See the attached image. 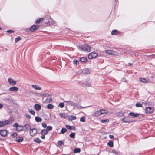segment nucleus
<instances>
[{
  "instance_id": "obj_1",
  "label": "nucleus",
  "mask_w": 155,
  "mask_h": 155,
  "mask_svg": "<svg viewBox=\"0 0 155 155\" xmlns=\"http://www.w3.org/2000/svg\"><path fill=\"white\" fill-rule=\"evenodd\" d=\"M79 49L81 51H85L88 52L90 51L91 48L89 45L87 44L83 45H79L77 46Z\"/></svg>"
},
{
  "instance_id": "obj_2",
  "label": "nucleus",
  "mask_w": 155,
  "mask_h": 155,
  "mask_svg": "<svg viewBox=\"0 0 155 155\" xmlns=\"http://www.w3.org/2000/svg\"><path fill=\"white\" fill-rule=\"evenodd\" d=\"M45 23L46 24H48L49 25L55 26L56 25V22L53 20L51 18H50L47 20V19H44Z\"/></svg>"
},
{
  "instance_id": "obj_3",
  "label": "nucleus",
  "mask_w": 155,
  "mask_h": 155,
  "mask_svg": "<svg viewBox=\"0 0 155 155\" xmlns=\"http://www.w3.org/2000/svg\"><path fill=\"white\" fill-rule=\"evenodd\" d=\"M98 55V54L93 52L89 53L88 55V58L89 59H92L96 58Z\"/></svg>"
},
{
  "instance_id": "obj_4",
  "label": "nucleus",
  "mask_w": 155,
  "mask_h": 155,
  "mask_svg": "<svg viewBox=\"0 0 155 155\" xmlns=\"http://www.w3.org/2000/svg\"><path fill=\"white\" fill-rule=\"evenodd\" d=\"M10 121L8 120H4L2 121H0V127H2L7 125L9 124Z\"/></svg>"
},
{
  "instance_id": "obj_5",
  "label": "nucleus",
  "mask_w": 155,
  "mask_h": 155,
  "mask_svg": "<svg viewBox=\"0 0 155 155\" xmlns=\"http://www.w3.org/2000/svg\"><path fill=\"white\" fill-rule=\"evenodd\" d=\"M30 126L28 124H26L23 126V129L19 130L20 131H27L30 129Z\"/></svg>"
},
{
  "instance_id": "obj_6",
  "label": "nucleus",
  "mask_w": 155,
  "mask_h": 155,
  "mask_svg": "<svg viewBox=\"0 0 155 155\" xmlns=\"http://www.w3.org/2000/svg\"><path fill=\"white\" fill-rule=\"evenodd\" d=\"M37 132V130L35 128H30V134L31 136L32 137L35 136Z\"/></svg>"
},
{
  "instance_id": "obj_7",
  "label": "nucleus",
  "mask_w": 155,
  "mask_h": 155,
  "mask_svg": "<svg viewBox=\"0 0 155 155\" xmlns=\"http://www.w3.org/2000/svg\"><path fill=\"white\" fill-rule=\"evenodd\" d=\"M8 81L9 84L12 86L15 85L16 84V81H15L10 78L8 79Z\"/></svg>"
},
{
  "instance_id": "obj_8",
  "label": "nucleus",
  "mask_w": 155,
  "mask_h": 155,
  "mask_svg": "<svg viewBox=\"0 0 155 155\" xmlns=\"http://www.w3.org/2000/svg\"><path fill=\"white\" fill-rule=\"evenodd\" d=\"M154 111V109L152 107H146L145 110V112L146 113L150 114L152 113Z\"/></svg>"
},
{
  "instance_id": "obj_9",
  "label": "nucleus",
  "mask_w": 155,
  "mask_h": 155,
  "mask_svg": "<svg viewBox=\"0 0 155 155\" xmlns=\"http://www.w3.org/2000/svg\"><path fill=\"white\" fill-rule=\"evenodd\" d=\"M105 52L109 55H115L117 54V52L115 51L111 50H105Z\"/></svg>"
},
{
  "instance_id": "obj_10",
  "label": "nucleus",
  "mask_w": 155,
  "mask_h": 155,
  "mask_svg": "<svg viewBox=\"0 0 155 155\" xmlns=\"http://www.w3.org/2000/svg\"><path fill=\"white\" fill-rule=\"evenodd\" d=\"M7 134V131L5 130H0V135L2 137H6Z\"/></svg>"
},
{
  "instance_id": "obj_11",
  "label": "nucleus",
  "mask_w": 155,
  "mask_h": 155,
  "mask_svg": "<svg viewBox=\"0 0 155 155\" xmlns=\"http://www.w3.org/2000/svg\"><path fill=\"white\" fill-rule=\"evenodd\" d=\"M39 25H34L30 28V31L32 32L35 31L36 29L39 28Z\"/></svg>"
},
{
  "instance_id": "obj_12",
  "label": "nucleus",
  "mask_w": 155,
  "mask_h": 155,
  "mask_svg": "<svg viewBox=\"0 0 155 155\" xmlns=\"http://www.w3.org/2000/svg\"><path fill=\"white\" fill-rule=\"evenodd\" d=\"M128 114L131 116V117L135 118L138 117L139 114L138 113H135L133 112H130Z\"/></svg>"
},
{
  "instance_id": "obj_13",
  "label": "nucleus",
  "mask_w": 155,
  "mask_h": 155,
  "mask_svg": "<svg viewBox=\"0 0 155 155\" xmlns=\"http://www.w3.org/2000/svg\"><path fill=\"white\" fill-rule=\"evenodd\" d=\"M121 121L124 123H128L131 122L128 118L126 117L121 119Z\"/></svg>"
},
{
  "instance_id": "obj_14",
  "label": "nucleus",
  "mask_w": 155,
  "mask_h": 155,
  "mask_svg": "<svg viewBox=\"0 0 155 155\" xmlns=\"http://www.w3.org/2000/svg\"><path fill=\"white\" fill-rule=\"evenodd\" d=\"M18 90V88L16 87H12L9 89V91L11 92H16Z\"/></svg>"
},
{
  "instance_id": "obj_15",
  "label": "nucleus",
  "mask_w": 155,
  "mask_h": 155,
  "mask_svg": "<svg viewBox=\"0 0 155 155\" xmlns=\"http://www.w3.org/2000/svg\"><path fill=\"white\" fill-rule=\"evenodd\" d=\"M125 113V112H124L121 111H119L116 113V115L118 117H121L124 116Z\"/></svg>"
},
{
  "instance_id": "obj_16",
  "label": "nucleus",
  "mask_w": 155,
  "mask_h": 155,
  "mask_svg": "<svg viewBox=\"0 0 155 155\" xmlns=\"http://www.w3.org/2000/svg\"><path fill=\"white\" fill-rule=\"evenodd\" d=\"M34 108L36 111H39L41 109V106L38 104H35L34 105Z\"/></svg>"
},
{
  "instance_id": "obj_17",
  "label": "nucleus",
  "mask_w": 155,
  "mask_h": 155,
  "mask_svg": "<svg viewBox=\"0 0 155 155\" xmlns=\"http://www.w3.org/2000/svg\"><path fill=\"white\" fill-rule=\"evenodd\" d=\"M72 106L74 107L75 108L78 109L85 108V107H83L82 106H79L75 103L73 102Z\"/></svg>"
},
{
  "instance_id": "obj_18",
  "label": "nucleus",
  "mask_w": 155,
  "mask_h": 155,
  "mask_svg": "<svg viewBox=\"0 0 155 155\" xmlns=\"http://www.w3.org/2000/svg\"><path fill=\"white\" fill-rule=\"evenodd\" d=\"M23 140V138L22 137H17L16 138V141L18 143L21 142Z\"/></svg>"
},
{
  "instance_id": "obj_19",
  "label": "nucleus",
  "mask_w": 155,
  "mask_h": 155,
  "mask_svg": "<svg viewBox=\"0 0 155 155\" xmlns=\"http://www.w3.org/2000/svg\"><path fill=\"white\" fill-rule=\"evenodd\" d=\"M68 118L69 120L72 121L74 120H75L76 119V117L75 116H74L73 115L69 116L68 117Z\"/></svg>"
},
{
  "instance_id": "obj_20",
  "label": "nucleus",
  "mask_w": 155,
  "mask_h": 155,
  "mask_svg": "<svg viewBox=\"0 0 155 155\" xmlns=\"http://www.w3.org/2000/svg\"><path fill=\"white\" fill-rule=\"evenodd\" d=\"M59 115L61 117L65 118L68 117V114L65 113H61Z\"/></svg>"
},
{
  "instance_id": "obj_21",
  "label": "nucleus",
  "mask_w": 155,
  "mask_h": 155,
  "mask_svg": "<svg viewBox=\"0 0 155 155\" xmlns=\"http://www.w3.org/2000/svg\"><path fill=\"white\" fill-rule=\"evenodd\" d=\"M82 72L84 74H89L90 73V71L89 69L87 68H85L82 70Z\"/></svg>"
},
{
  "instance_id": "obj_22",
  "label": "nucleus",
  "mask_w": 155,
  "mask_h": 155,
  "mask_svg": "<svg viewBox=\"0 0 155 155\" xmlns=\"http://www.w3.org/2000/svg\"><path fill=\"white\" fill-rule=\"evenodd\" d=\"M139 80L140 81L143 83H146L148 81V80L144 78H140Z\"/></svg>"
},
{
  "instance_id": "obj_23",
  "label": "nucleus",
  "mask_w": 155,
  "mask_h": 155,
  "mask_svg": "<svg viewBox=\"0 0 155 155\" xmlns=\"http://www.w3.org/2000/svg\"><path fill=\"white\" fill-rule=\"evenodd\" d=\"M119 32L117 30H112L111 33V34L112 35H116L118 34Z\"/></svg>"
},
{
  "instance_id": "obj_24",
  "label": "nucleus",
  "mask_w": 155,
  "mask_h": 155,
  "mask_svg": "<svg viewBox=\"0 0 155 155\" xmlns=\"http://www.w3.org/2000/svg\"><path fill=\"white\" fill-rule=\"evenodd\" d=\"M31 86L33 88L36 90H40L41 89V87L36 85H32Z\"/></svg>"
},
{
  "instance_id": "obj_25",
  "label": "nucleus",
  "mask_w": 155,
  "mask_h": 155,
  "mask_svg": "<svg viewBox=\"0 0 155 155\" xmlns=\"http://www.w3.org/2000/svg\"><path fill=\"white\" fill-rule=\"evenodd\" d=\"M101 111L100 110H99L97 111L94 114V116L97 117L99 115H101Z\"/></svg>"
},
{
  "instance_id": "obj_26",
  "label": "nucleus",
  "mask_w": 155,
  "mask_h": 155,
  "mask_svg": "<svg viewBox=\"0 0 155 155\" xmlns=\"http://www.w3.org/2000/svg\"><path fill=\"white\" fill-rule=\"evenodd\" d=\"M35 120L37 122H41L42 121V119L38 116L36 117L35 118Z\"/></svg>"
},
{
  "instance_id": "obj_27",
  "label": "nucleus",
  "mask_w": 155,
  "mask_h": 155,
  "mask_svg": "<svg viewBox=\"0 0 155 155\" xmlns=\"http://www.w3.org/2000/svg\"><path fill=\"white\" fill-rule=\"evenodd\" d=\"M80 61L81 62H85L87 61V59L85 57H82L80 58Z\"/></svg>"
},
{
  "instance_id": "obj_28",
  "label": "nucleus",
  "mask_w": 155,
  "mask_h": 155,
  "mask_svg": "<svg viewBox=\"0 0 155 155\" xmlns=\"http://www.w3.org/2000/svg\"><path fill=\"white\" fill-rule=\"evenodd\" d=\"M48 131L46 129L42 130H41V134L44 135L47 134H48Z\"/></svg>"
},
{
  "instance_id": "obj_29",
  "label": "nucleus",
  "mask_w": 155,
  "mask_h": 155,
  "mask_svg": "<svg viewBox=\"0 0 155 155\" xmlns=\"http://www.w3.org/2000/svg\"><path fill=\"white\" fill-rule=\"evenodd\" d=\"M47 108L50 109H53L54 107V106L52 104H49L47 106Z\"/></svg>"
},
{
  "instance_id": "obj_30",
  "label": "nucleus",
  "mask_w": 155,
  "mask_h": 155,
  "mask_svg": "<svg viewBox=\"0 0 155 155\" xmlns=\"http://www.w3.org/2000/svg\"><path fill=\"white\" fill-rule=\"evenodd\" d=\"M34 141L38 143H40L41 142V141L40 140V139L38 138L34 139Z\"/></svg>"
},
{
  "instance_id": "obj_31",
  "label": "nucleus",
  "mask_w": 155,
  "mask_h": 155,
  "mask_svg": "<svg viewBox=\"0 0 155 155\" xmlns=\"http://www.w3.org/2000/svg\"><path fill=\"white\" fill-rule=\"evenodd\" d=\"M66 127L69 130L73 129V130H74L75 127H72L69 125H67L66 126Z\"/></svg>"
},
{
  "instance_id": "obj_32",
  "label": "nucleus",
  "mask_w": 155,
  "mask_h": 155,
  "mask_svg": "<svg viewBox=\"0 0 155 155\" xmlns=\"http://www.w3.org/2000/svg\"><path fill=\"white\" fill-rule=\"evenodd\" d=\"M67 131L66 129L65 128H62L60 133L61 134H64Z\"/></svg>"
},
{
  "instance_id": "obj_33",
  "label": "nucleus",
  "mask_w": 155,
  "mask_h": 155,
  "mask_svg": "<svg viewBox=\"0 0 155 155\" xmlns=\"http://www.w3.org/2000/svg\"><path fill=\"white\" fill-rule=\"evenodd\" d=\"M107 144L110 147H113V142L112 141H109Z\"/></svg>"
},
{
  "instance_id": "obj_34",
  "label": "nucleus",
  "mask_w": 155,
  "mask_h": 155,
  "mask_svg": "<svg viewBox=\"0 0 155 155\" xmlns=\"http://www.w3.org/2000/svg\"><path fill=\"white\" fill-rule=\"evenodd\" d=\"M80 149L79 148H76L74 149L73 152L76 153L80 152Z\"/></svg>"
},
{
  "instance_id": "obj_35",
  "label": "nucleus",
  "mask_w": 155,
  "mask_h": 155,
  "mask_svg": "<svg viewBox=\"0 0 155 155\" xmlns=\"http://www.w3.org/2000/svg\"><path fill=\"white\" fill-rule=\"evenodd\" d=\"M64 104L63 102H61L58 105V107L61 108H62L64 107Z\"/></svg>"
},
{
  "instance_id": "obj_36",
  "label": "nucleus",
  "mask_w": 155,
  "mask_h": 155,
  "mask_svg": "<svg viewBox=\"0 0 155 155\" xmlns=\"http://www.w3.org/2000/svg\"><path fill=\"white\" fill-rule=\"evenodd\" d=\"M101 121L102 123H105L106 122H108L109 121V120L108 119H101Z\"/></svg>"
},
{
  "instance_id": "obj_37",
  "label": "nucleus",
  "mask_w": 155,
  "mask_h": 155,
  "mask_svg": "<svg viewBox=\"0 0 155 155\" xmlns=\"http://www.w3.org/2000/svg\"><path fill=\"white\" fill-rule=\"evenodd\" d=\"M5 101L8 103H11L12 101V100L10 98H6Z\"/></svg>"
},
{
  "instance_id": "obj_38",
  "label": "nucleus",
  "mask_w": 155,
  "mask_h": 155,
  "mask_svg": "<svg viewBox=\"0 0 155 155\" xmlns=\"http://www.w3.org/2000/svg\"><path fill=\"white\" fill-rule=\"evenodd\" d=\"M52 129V127L51 126H48L47 127L46 130L48 131H51Z\"/></svg>"
},
{
  "instance_id": "obj_39",
  "label": "nucleus",
  "mask_w": 155,
  "mask_h": 155,
  "mask_svg": "<svg viewBox=\"0 0 155 155\" xmlns=\"http://www.w3.org/2000/svg\"><path fill=\"white\" fill-rule=\"evenodd\" d=\"M28 111L32 115H34L35 114L34 111L32 109H28Z\"/></svg>"
},
{
  "instance_id": "obj_40",
  "label": "nucleus",
  "mask_w": 155,
  "mask_h": 155,
  "mask_svg": "<svg viewBox=\"0 0 155 155\" xmlns=\"http://www.w3.org/2000/svg\"><path fill=\"white\" fill-rule=\"evenodd\" d=\"M73 63L74 64H75L76 65H77L79 64L78 61L76 59H74L73 60Z\"/></svg>"
},
{
  "instance_id": "obj_41",
  "label": "nucleus",
  "mask_w": 155,
  "mask_h": 155,
  "mask_svg": "<svg viewBox=\"0 0 155 155\" xmlns=\"http://www.w3.org/2000/svg\"><path fill=\"white\" fill-rule=\"evenodd\" d=\"M43 20V19L42 18H40L39 20L37 19L35 21V23L36 24L39 23L41 21H42V20Z\"/></svg>"
},
{
  "instance_id": "obj_42",
  "label": "nucleus",
  "mask_w": 155,
  "mask_h": 155,
  "mask_svg": "<svg viewBox=\"0 0 155 155\" xmlns=\"http://www.w3.org/2000/svg\"><path fill=\"white\" fill-rule=\"evenodd\" d=\"M136 106L137 107H142V104L138 102L136 104Z\"/></svg>"
},
{
  "instance_id": "obj_43",
  "label": "nucleus",
  "mask_w": 155,
  "mask_h": 155,
  "mask_svg": "<svg viewBox=\"0 0 155 155\" xmlns=\"http://www.w3.org/2000/svg\"><path fill=\"white\" fill-rule=\"evenodd\" d=\"M75 136V133H72L70 134V137L71 138H74Z\"/></svg>"
},
{
  "instance_id": "obj_44",
  "label": "nucleus",
  "mask_w": 155,
  "mask_h": 155,
  "mask_svg": "<svg viewBox=\"0 0 155 155\" xmlns=\"http://www.w3.org/2000/svg\"><path fill=\"white\" fill-rule=\"evenodd\" d=\"M100 110L101 111V114H104L105 113L107 114V110L103 109H101Z\"/></svg>"
},
{
  "instance_id": "obj_45",
  "label": "nucleus",
  "mask_w": 155,
  "mask_h": 155,
  "mask_svg": "<svg viewBox=\"0 0 155 155\" xmlns=\"http://www.w3.org/2000/svg\"><path fill=\"white\" fill-rule=\"evenodd\" d=\"M21 39V38L20 37H18L15 39V41L16 42H17Z\"/></svg>"
},
{
  "instance_id": "obj_46",
  "label": "nucleus",
  "mask_w": 155,
  "mask_h": 155,
  "mask_svg": "<svg viewBox=\"0 0 155 155\" xmlns=\"http://www.w3.org/2000/svg\"><path fill=\"white\" fill-rule=\"evenodd\" d=\"M112 152L115 154L118 155L119 154V152L115 150H112Z\"/></svg>"
},
{
  "instance_id": "obj_47",
  "label": "nucleus",
  "mask_w": 155,
  "mask_h": 155,
  "mask_svg": "<svg viewBox=\"0 0 155 155\" xmlns=\"http://www.w3.org/2000/svg\"><path fill=\"white\" fill-rule=\"evenodd\" d=\"M65 102H67V103H68L69 104H70V105H71V106H72V104H73V102L72 101H64Z\"/></svg>"
},
{
  "instance_id": "obj_48",
  "label": "nucleus",
  "mask_w": 155,
  "mask_h": 155,
  "mask_svg": "<svg viewBox=\"0 0 155 155\" xmlns=\"http://www.w3.org/2000/svg\"><path fill=\"white\" fill-rule=\"evenodd\" d=\"M80 121L82 122H85V117H82L80 118Z\"/></svg>"
},
{
  "instance_id": "obj_49",
  "label": "nucleus",
  "mask_w": 155,
  "mask_h": 155,
  "mask_svg": "<svg viewBox=\"0 0 155 155\" xmlns=\"http://www.w3.org/2000/svg\"><path fill=\"white\" fill-rule=\"evenodd\" d=\"M57 144L61 146L63 144V142L61 140L58 141Z\"/></svg>"
},
{
  "instance_id": "obj_50",
  "label": "nucleus",
  "mask_w": 155,
  "mask_h": 155,
  "mask_svg": "<svg viewBox=\"0 0 155 155\" xmlns=\"http://www.w3.org/2000/svg\"><path fill=\"white\" fill-rule=\"evenodd\" d=\"M41 124H42V126L44 128H45V127H47V124H46V123L45 122H42Z\"/></svg>"
},
{
  "instance_id": "obj_51",
  "label": "nucleus",
  "mask_w": 155,
  "mask_h": 155,
  "mask_svg": "<svg viewBox=\"0 0 155 155\" xmlns=\"http://www.w3.org/2000/svg\"><path fill=\"white\" fill-rule=\"evenodd\" d=\"M19 126V124L18 123H15L13 125V127L17 128Z\"/></svg>"
},
{
  "instance_id": "obj_52",
  "label": "nucleus",
  "mask_w": 155,
  "mask_h": 155,
  "mask_svg": "<svg viewBox=\"0 0 155 155\" xmlns=\"http://www.w3.org/2000/svg\"><path fill=\"white\" fill-rule=\"evenodd\" d=\"M17 134L16 133H13L11 134V136L14 137H16L17 136Z\"/></svg>"
},
{
  "instance_id": "obj_53",
  "label": "nucleus",
  "mask_w": 155,
  "mask_h": 155,
  "mask_svg": "<svg viewBox=\"0 0 155 155\" xmlns=\"http://www.w3.org/2000/svg\"><path fill=\"white\" fill-rule=\"evenodd\" d=\"M14 32V31L11 30H9L7 31V32L8 33L10 34H11L13 32Z\"/></svg>"
},
{
  "instance_id": "obj_54",
  "label": "nucleus",
  "mask_w": 155,
  "mask_h": 155,
  "mask_svg": "<svg viewBox=\"0 0 155 155\" xmlns=\"http://www.w3.org/2000/svg\"><path fill=\"white\" fill-rule=\"evenodd\" d=\"M25 116L28 119H30L31 118V115L27 114H25Z\"/></svg>"
},
{
  "instance_id": "obj_55",
  "label": "nucleus",
  "mask_w": 155,
  "mask_h": 155,
  "mask_svg": "<svg viewBox=\"0 0 155 155\" xmlns=\"http://www.w3.org/2000/svg\"><path fill=\"white\" fill-rule=\"evenodd\" d=\"M86 85L88 87L90 86L91 84L89 82H86Z\"/></svg>"
},
{
  "instance_id": "obj_56",
  "label": "nucleus",
  "mask_w": 155,
  "mask_h": 155,
  "mask_svg": "<svg viewBox=\"0 0 155 155\" xmlns=\"http://www.w3.org/2000/svg\"><path fill=\"white\" fill-rule=\"evenodd\" d=\"M41 137L42 139H44L45 138V135L43 134H41Z\"/></svg>"
},
{
  "instance_id": "obj_57",
  "label": "nucleus",
  "mask_w": 155,
  "mask_h": 155,
  "mask_svg": "<svg viewBox=\"0 0 155 155\" xmlns=\"http://www.w3.org/2000/svg\"><path fill=\"white\" fill-rule=\"evenodd\" d=\"M109 137L110 138L113 139L114 138V136L113 135H109Z\"/></svg>"
},
{
  "instance_id": "obj_58",
  "label": "nucleus",
  "mask_w": 155,
  "mask_h": 155,
  "mask_svg": "<svg viewBox=\"0 0 155 155\" xmlns=\"http://www.w3.org/2000/svg\"><path fill=\"white\" fill-rule=\"evenodd\" d=\"M3 105L2 104L0 103V109H1L3 107Z\"/></svg>"
},
{
  "instance_id": "obj_59",
  "label": "nucleus",
  "mask_w": 155,
  "mask_h": 155,
  "mask_svg": "<svg viewBox=\"0 0 155 155\" xmlns=\"http://www.w3.org/2000/svg\"><path fill=\"white\" fill-rule=\"evenodd\" d=\"M18 127H20L22 128V129H23V126H22V125L19 126Z\"/></svg>"
},
{
  "instance_id": "obj_60",
  "label": "nucleus",
  "mask_w": 155,
  "mask_h": 155,
  "mask_svg": "<svg viewBox=\"0 0 155 155\" xmlns=\"http://www.w3.org/2000/svg\"><path fill=\"white\" fill-rule=\"evenodd\" d=\"M128 64L130 66H131L132 65V64L131 63H129Z\"/></svg>"
},
{
  "instance_id": "obj_61",
  "label": "nucleus",
  "mask_w": 155,
  "mask_h": 155,
  "mask_svg": "<svg viewBox=\"0 0 155 155\" xmlns=\"http://www.w3.org/2000/svg\"><path fill=\"white\" fill-rule=\"evenodd\" d=\"M114 0L115 1V2H117V1H118V0Z\"/></svg>"
},
{
  "instance_id": "obj_62",
  "label": "nucleus",
  "mask_w": 155,
  "mask_h": 155,
  "mask_svg": "<svg viewBox=\"0 0 155 155\" xmlns=\"http://www.w3.org/2000/svg\"><path fill=\"white\" fill-rule=\"evenodd\" d=\"M50 99V101H51H51H52V99Z\"/></svg>"
},
{
  "instance_id": "obj_63",
  "label": "nucleus",
  "mask_w": 155,
  "mask_h": 155,
  "mask_svg": "<svg viewBox=\"0 0 155 155\" xmlns=\"http://www.w3.org/2000/svg\"><path fill=\"white\" fill-rule=\"evenodd\" d=\"M2 28H0V30H1Z\"/></svg>"
},
{
  "instance_id": "obj_64",
  "label": "nucleus",
  "mask_w": 155,
  "mask_h": 155,
  "mask_svg": "<svg viewBox=\"0 0 155 155\" xmlns=\"http://www.w3.org/2000/svg\"><path fill=\"white\" fill-rule=\"evenodd\" d=\"M85 107V108L87 107ZM87 107H88V106H87Z\"/></svg>"
}]
</instances>
